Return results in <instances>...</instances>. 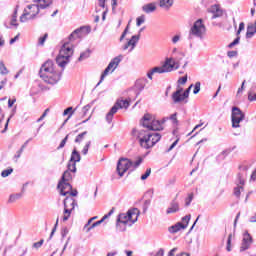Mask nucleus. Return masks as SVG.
Segmentation results:
<instances>
[{
    "label": "nucleus",
    "instance_id": "1",
    "mask_svg": "<svg viewBox=\"0 0 256 256\" xmlns=\"http://www.w3.org/2000/svg\"><path fill=\"white\" fill-rule=\"evenodd\" d=\"M131 135L139 140L140 146L143 147V149H151V147H155V145L161 141V134L157 132L133 128Z\"/></svg>",
    "mask_w": 256,
    "mask_h": 256
},
{
    "label": "nucleus",
    "instance_id": "2",
    "mask_svg": "<svg viewBox=\"0 0 256 256\" xmlns=\"http://www.w3.org/2000/svg\"><path fill=\"white\" fill-rule=\"evenodd\" d=\"M39 76L48 85H57L61 81V73L55 70L53 60H47L42 64L39 70Z\"/></svg>",
    "mask_w": 256,
    "mask_h": 256
},
{
    "label": "nucleus",
    "instance_id": "3",
    "mask_svg": "<svg viewBox=\"0 0 256 256\" xmlns=\"http://www.w3.org/2000/svg\"><path fill=\"white\" fill-rule=\"evenodd\" d=\"M139 209L133 208L128 210L127 213H120L116 220V227L120 231H126L127 225L129 221L131 222L129 225H133V223H137V219H139Z\"/></svg>",
    "mask_w": 256,
    "mask_h": 256
},
{
    "label": "nucleus",
    "instance_id": "4",
    "mask_svg": "<svg viewBox=\"0 0 256 256\" xmlns=\"http://www.w3.org/2000/svg\"><path fill=\"white\" fill-rule=\"evenodd\" d=\"M72 55H73V48L69 46V42H65L59 51V55L56 57L57 65L59 67H62V69H64L65 65L69 63V59H71Z\"/></svg>",
    "mask_w": 256,
    "mask_h": 256
},
{
    "label": "nucleus",
    "instance_id": "5",
    "mask_svg": "<svg viewBox=\"0 0 256 256\" xmlns=\"http://www.w3.org/2000/svg\"><path fill=\"white\" fill-rule=\"evenodd\" d=\"M141 125L145 127L146 131H163V126H161V121L153 119L151 114H145L142 118Z\"/></svg>",
    "mask_w": 256,
    "mask_h": 256
},
{
    "label": "nucleus",
    "instance_id": "6",
    "mask_svg": "<svg viewBox=\"0 0 256 256\" xmlns=\"http://www.w3.org/2000/svg\"><path fill=\"white\" fill-rule=\"evenodd\" d=\"M207 31V28H205V24H203V19H198L194 22L193 26L191 27L189 31L188 39L191 41L193 37H198V39H203V34Z\"/></svg>",
    "mask_w": 256,
    "mask_h": 256
},
{
    "label": "nucleus",
    "instance_id": "7",
    "mask_svg": "<svg viewBox=\"0 0 256 256\" xmlns=\"http://www.w3.org/2000/svg\"><path fill=\"white\" fill-rule=\"evenodd\" d=\"M121 61H123V55L116 56L110 61L108 66L102 72L100 76V81L97 83V87H99V85L103 83V81L105 80V77L109 75L110 72L113 73V71H115L117 67H119V63H121Z\"/></svg>",
    "mask_w": 256,
    "mask_h": 256
},
{
    "label": "nucleus",
    "instance_id": "8",
    "mask_svg": "<svg viewBox=\"0 0 256 256\" xmlns=\"http://www.w3.org/2000/svg\"><path fill=\"white\" fill-rule=\"evenodd\" d=\"M173 69H179V64L177 62L174 61L173 58H166L164 64L159 67L156 66L154 68H152L153 73H171V71H173Z\"/></svg>",
    "mask_w": 256,
    "mask_h": 256
},
{
    "label": "nucleus",
    "instance_id": "9",
    "mask_svg": "<svg viewBox=\"0 0 256 256\" xmlns=\"http://www.w3.org/2000/svg\"><path fill=\"white\" fill-rule=\"evenodd\" d=\"M129 105L130 103L128 100H117L110 111L106 114L107 123H111V121H113V115H115L119 109H129Z\"/></svg>",
    "mask_w": 256,
    "mask_h": 256
},
{
    "label": "nucleus",
    "instance_id": "10",
    "mask_svg": "<svg viewBox=\"0 0 256 256\" xmlns=\"http://www.w3.org/2000/svg\"><path fill=\"white\" fill-rule=\"evenodd\" d=\"M64 216H63V221H69V217H71L72 211L77 207V201L71 197L67 196L64 201Z\"/></svg>",
    "mask_w": 256,
    "mask_h": 256
},
{
    "label": "nucleus",
    "instance_id": "11",
    "mask_svg": "<svg viewBox=\"0 0 256 256\" xmlns=\"http://www.w3.org/2000/svg\"><path fill=\"white\" fill-rule=\"evenodd\" d=\"M245 119V113L241 111V108L234 106L232 107L231 122L233 129H239L241 121Z\"/></svg>",
    "mask_w": 256,
    "mask_h": 256
},
{
    "label": "nucleus",
    "instance_id": "12",
    "mask_svg": "<svg viewBox=\"0 0 256 256\" xmlns=\"http://www.w3.org/2000/svg\"><path fill=\"white\" fill-rule=\"evenodd\" d=\"M133 167V161H131L128 158H120L117 163L116 171L119 175V177H123L129 169Z\"/></svg>",
    "mask_w": 256,
    "mask_h": 256
},
{
    "label": "nucleus",
    "instance_id": "13",
    "mask_svg": "<svg viewBox=\"0 0 256 256\" xmlns=\"http://www.w3.org/2000/svg\"><path fill=\"white\" fill-rule=\"evenodd\" d=\"M190 221H191V214L184 216L181 222H177L175 225L169 228L170 233H179L181 229H187Z\"/></svg>",
    "mask_w": 256,
    "mask_h": 256
},
{
    "label": "nucleus",
    "instance_id": "14",
    "mask_svg": "<svg viewBox=\"0 0 256 256\" xmlns=\"http://www.w3.org/2000/svg\"><path fill=\"white\" fill-rule=\"evenodd\" d=\"M91 33V28L87 26H82L76 30H74L68 37V41H75L77 39H81L83 35H87Z\"/></svg>",
    "mask_w": 256,
    "mask_h": 256
},
{
    "label": "nucleus",
    "instance_id": "15",
    "mask_svg": "<svg viewBox=\"0 0 256 256\" xmlns=\"http://www.w3.org/2000/svg\"><path fill=\"white\" fill-rule=\"evenodd\" d=\"M251 245H253V237L249 234V231H245L240 246V253L247 251V249H251Z\"/></svg>",
    "mask_w": 256,
    "mask_h": 256
},
{
    "label": "nucleus",
    "instance_id": "16",
    "mask_svg": "<svg viewBox=\"0 0 256 256\" xmlns=\"http://www.w3.org/2000/svg\"><path fill=\"white\" fill-rule=\"evenodd\" d=\"M57 189H59L60 195H62L63 197H66V195H69V193L73 191V186L69 182L60 180L58 182Z\"/></svg>",
    "mask_w": 256,
    "mask_h": 256
},
{
    "label": "nucleus",
    "instance_id": "17",
    "mask_svg": "<svg viewBox=\"0 0 256 256\" xmlns=\"http://www.w3.org/2000/svg\"><path fill=\"white\" fill-rule=\"evenodd\" d=\"M236 185L237 187L234 188V195L235 197L240 198L241 191H243V186L245 185V176H243L242 173H238Z\"/></svg>",
    "mask_w": 256,
    "mask_h": 256
},
{
    "label": "nucleus",
    "instance_id": "18",
    "mask_svg": "<svg viewBox=\"0 0 256 256\" xmlns=\"http://www.w3.org/2000/svg\"><path fill=\"white\" fill-rule=\"evenodd\" d=\"M139 39H141V34L133 35L131 39L122 47L123 51H127L130 48L129 52L133 51L135 47H137V43H139Z\"/></svg>",
    "mask_w": 256,
    "mask_h": 256
},
{
    "label": "nucleus",
    "instance_id": "19",
    "mask_svg": "<svg viewBox=\"0 0 256 256\" xmlns=\"http://www.w3.org/2000/svg\"><path fill=\"white\" fill-rule=\"evenodd\" d=\"M27 9L29 10L28 13H30V19H35V17H37L41 11V8H39L37 3L28 5Z\"/></svg>",
    "mask_w": 256,
    "mask_h": 256
},
{
    "label": "nucleus",
    "instance_id": "20",
    "mask_svg": "<svg viewBox=\"0 0 256 256\" xmlns=\"http://www.w3.org/2000/svg\"><path fill=\"white\" fill-rule=\"evenodd\" d=\"M209 13H212V19L223 16V10L218 5H213L208 9Z\"/></svg>",
    "mask_w": 256,
    "mask_h": 256
},
{
    "label": "nucleus",
    "instance_id": "21",
    "mask_svg": "<svg viewBox=\"0 0 256 256\" xmlns=\"http://www.w3.org/2000/svg\"><path fill=\"white\" fill-rule=\"evenodd\" d=\"M179 211V202L176 199L172 200L170 203V207L166 210L167 215H171V213H177Z\"/></svg>",
    "mask_w": 256,
    "mask_h": 256
},
{
    "label": "nucleus",
    "instance_id": "22",
    "mask_svg": "<svg viewBox=\"0 0 256 256\" xmlns=\"http://www.w3.org/2000/svg\"><path fill=\"white\" fill-rule=\"evenodd\" d=\"M34 3H37L39 9H47L50 5H52L53 0H33Z\"/></svg>",
    "mask_w": 256,
    "mask_h": 256
},
{
    "label": "nucleus",
    "instance_id": "23",
    "mask_svg": "<svg viewBox=\"0 0 256 256\" xmlns=\"http://www.w3.org/2000/svg\"><path fill=\"white\" fill-rule=\"evenodd\" d=\"M142 11L147 14L154 13V11H157V6L155 3H148L142 6Z\"/></svg>",
    "mask_w": 256,
    "mask_h": 256
},
{
    "label": "nucleus",
    "instance_id": "24",
    "mask_svg": "<svg viewBox=\"0 0 256 256\" xmlns=\"http://www.w3.org/2000/svg\"><path fill=\"white\" fill-rule=\"evenodd\" d=\"M79 161H81V154H79L77 149H74L70 157V163H79Z\"/></svg>",
    "mask_w": 256,
    "mask_h": 256
},
{
    "label": "nucleus",
    "instance_id": "25",
    "mask_svg": "<svg viewBox=\"0 0 256 256\" xmlns=\"http://www.w3.org/2000/svg\"><path fill=\"white\" fill-rule=\"evenodd\" d=\"M31 12H28L27 9L24 10V13L20 16V23H27V21H31Z\"/></svg>",
    "mask_w": 256,
    "mask_h": 256
},
{
    "label": "nucleus",
    "instance_id": "26",
    "mask_svg": "<svg viewBox=\"0 0 256 256\" xmlns=\"http://www.w3.org/2000/svg\"><path fill=\"white\" fill-rule=\"evenodd\" d=\"M32 141V138L28 139L22 146L21 148L16 152V155L14 156L15 159L21 158V155L23 154V151H25V147L29 145V142Z\"/></svg>",
    "mask_w": 256,
    "mask_h": 256
},
{
    "label": "nucleus",
    "instance_id": "27",
    "mask_svg": "<svg viewBox=\"0 0 256 256\" xmlns=\"http://www.w3.org/2000/svg\"><path fill=\"white\" fill-rule=\"evenodd\" d=\"M73 179V175H71V172L69 170L64 171V173L61 176L60 181H64L65 183H69Z\"/></svg>",
    "mask_w": 256,
    "mask_h": 256
},
{
    "label": "nucleus",
    "instance_id": "28",
    "mask_svg": "<svg viewBox=\"0 0 256 256\" xmlns=\"http://www.w3.org/2000/svg\"><path fill=\"white\" fill-rule=\"evenodd\" d=\"M19 9V6H16V8L14 9V12L12 14V19L10 22V25H12L13 27H19V23H17V11Z\"/></svg>",
    "mask_w": 256,
    "mask_h": 256
},
{
    "label": "nucleus",
    "instance_id": "29",
    "mask_svg": "<svg viewBox=\"0 0 256 256\" xmlns=\"http://www.w3.org/2000/svg\"><path fill=\"white\" fill-rule=\"evenodd\" d=\"M185 99H187L184 94H178L175 96V94H172V101L173 103L177 104V103H181L183 101H185Z\"/></svg>",
    "mask_w": 256,
    "mask_h": 256
},
{
    "label": "nucleus",
    "instance_id": "30",
    "mask_svg": "<svg viewBox=\"0 0 256 256\" xmlns=\"http://www.w3.org/2000/svg\"><path fill=\"white\" fill-rule=\"evenodd\" d=\"M23 197V193H16V194H11L8 199V203H15L16 201H19Z\"/></svg>",
    "mask_w": 256,
    "mask_h": 256
},
{
    "label": "nucleus",
    "instance_id": "31",
    "mask_svg": "<svg viewBox=\"0 0 256 256\" xmlns=\"http://www.w3.org/2000/svg\"><path fill=\"white\" fill-rule=\"evenodd\" d=\"M256 33V28L253 25H250L247 27V32H246V38L247 39H251V37H253V35H255Z\"/></svg>",
    "mask_w": 256,
    "mask_h": 256
},
{
    "label": "nucleus",
    "instance_id": "32",
    "mask_svg": "<svg viewBox=\"0 0 256 256\" xmlns=\"http://www.w3.org/2000/svg\"><path fill=\"white\" fill-rule=\"evenodd\" d=\"M67 171H70L71 173H77V162H71V160H69Z\"/></svg>",
    "mask_w": 256,
    "mask_h": 256
},
{
    "label": "nucleus",
    "instance_id": "33",
    "mask_svg": "<svg viewBox=\"0 0 256 256\" xmlns=\"http://www.w3.org/2000/svg\"><path fill=\"white\" fill-rule=\"evenodd\" d=\"M91 55V50H86L85 52H82L78 58V61H85V59H89Z\"/></svg>",
    "mask_w": 256,
    "mask_h": 256
},
{
    "label": "nucleus",
    "instance_id": "34",
    "mask_svg": "<svg viewBox=\"0 0 256 256\" xmlns=\"http://www.w3.org/2000/svg\"><path fill=\"white\" fill-rule=\"evenodd\" d=\"M0 74L1 75H9V70L7 66H5V62L0 61Z\"/></svg>",
    "mask_w": 256,
    "mask_h": 256
},
{
    "label": "nucleus",
    "instance_id": "35",
    "mask_svg": "<svg viewBox=\"0 0 256 256\" xmlns=\"http://www.w3.org/2000/svg\"><path fill=\"white\" fill-rule=\"evenodd\" d=\"M85 135H87V131H84L80 134H78L74 140L75 143H81V141H83Z\"/></svg>",
    "mask_w": 256,
    "mask_h": 256
},
{
    "label": "nucleus",
    "instance_id": "36",
    "mask_svg": "<svg viewBox=\"0 0 256 256\" xmlns=\"http://www.w3.org/2000/svg\"><path fill=\"white\" fill-rule=\"evenodd\" d=\"M67 141H69V134H67L64 139L60 142L59 146L57 147V149H63V147H65V145H67Z\"/></svg>",
    "mask_w": 256,
    "mask_h": 256
},
{
    "label": "nucleus",
    "instance_id": "37",
    "mask_svg": "<svg viewBox=\"0 0 256 256\" xmlns=\"http://www.w3.org/2000/svg\"><path fill=\"white\" fill-rule=\"evenodd\" d=\"M47 37H49V34L45 33L43 36H41L38 40V45H45V42L47 41Z\"/></svg>",
    "mask_w": 256,
    "mask_h": 256
},
{
    "label": "nucleus",
    "instance_id": "38",
    "mask_svg": "<svg viewBox=\"0 0 256 256\" xmlns=\"http://www.w3.org/2000/svg\"><path fill=\"white\" fill-rule=\"evenodd\" d=\"M63 115H68V119H71L73 116V107H68L64 110Z\"/></svg>",
    "mask_w": 256,
    "mask_h": 256
},
{
    "label": "nucleus",
    "instance_id": "39",
    "mask_svg": "<svg viewBox=\"0 0 256 256\" xmlns=\"http://www.w3.org/2000/svg\"><path fill=\"white\" fill-rule=\"evenodd\" d=\"M101 223H103L101 220L94 222L92 225H90V227L87 228L86 233H89V231H91L92 229H95V227H99Z\"/></svg>",
    "mask_w": 256,
    "mask_h": 256
},
{
    "label": "nucleus",
    "instance_id": "40",
    "mask_svg": "<svg viewBox=\"0 0 256 256\" xmlns=\"http://www.w3.org/2000/svg\"><path fill=\"white\" fill-rule=\"evenodd\" d=\"M113 213H115V208H112L109 213H107L106 215H104L100 221H102V223L105 222V220L109 219V217H111V215H113Z\"/></svg>",
    "mask_w": 256,
    "mask_h": 256
},
{
    "label": "nucleus",
    "instance_id": "41",
    "mask_svg": "<svg viewBox=\"0 0 256 256\" xmlns=\"http://www.w3.org/2000/svg\"><path fill=\"white\" fill-rule=\"evenodd\" d=\"M11 173H13V168H8L5 169L1 172V177H9V175H11Z\"/></svg>",
    "mask_w": 256,
    "mask_h": 256
},
{
    "label": "nucleus",
    "instance_id": "42",
    "mask_svg": "<svg viewBox=\"0 0 256 256\" xmlns=\"http://www.w3.org/2000/svg\"><path fill=\"white\" fill-rule=\"evenodd\" d=\"M239 41H241V37H236L229 45V49H233V47H235V45H239Z\"/></svg>",
    "mask_w": 256,
    "mask_h": 256
},
{
    "label": "nucleus",
    "instance_id": "43",
    "mask_svg": "<svg viewBox=\"0 0 256 256\" xmlns=\"http://www.w3.org/2000/svg\"><path fill=\"white\" fill-rule=\"evenodd\" d=\"M143 23H145V15H141L140 17H138L136 19L137 27H141V25H143Z\"/></svg>",
    "mask_w": 256,
    "mask_h": 256
},
{
    "label": "nucleus",
    "instance_id": "44",
    "mask_svg": "<svg viewBox=\"0 0 256 256\" xmlns=\"http://www.w3.org/2000/svg\"><path fill=\"white\" fill-rule=\"evenodd\" d=\"M151 205V200H145L142 206L143 213H147V209H149V206Z\"/></svg>",
    "mask_w": 256,
    "mask_h": 256
},
{
    "label": "nucleus",
    "instance_id": "45",
    "mask_svg": "<svg viewBox=\"0 0 256 256\" xmlns=\"http://www.w3.org/2000/svg\"><path fill=\"white\" fill-rule=\"evenodd\" d=\"M231 239H233V234H229L227 239L226 251L231 252Z\"/></svg>",
    "mask_w": 256,
    "mask_h": 256
},
{
    "label": "nucleus",
    "instance_id": "46",
    "mask_svg": "<svg viewBox=\"0 0 256 256\" xmlns=\"http://www.w3.org/2000/svg\"><path fill=\"white\" fill-rule=\"evenodd\" d=\"M193 197H194L193 193L188 194V197L185 200L186 207H189V205H191V201H193Z\"/></svg>",
    "mask_w": 256,
    "mask_h": 256
},
{
    "label": "nucleus",
    "instance_id": "47",
    "mask_svg": "<svg viewBox=\"0 0 256 256\" xmlns=\"http://www.w3.org/2000/svg\"><path fill=\"white\" fill-rule=\"evenodd\" d=\"M150 175H151V168H148V169H146V172L144 174H142L141 180L145 181L146 179L149 178Z\"/></svg>",
    "mask_w": 256,
    "mask_h": 256
},
{
    "label": "nucleus",
    "instance_id": "48",
    "mask_svg": "<svg viewBox=\"0 0 256 256\" xmlns=\"http://www.w3.org/2000/svg\"><path fill=\"white\" fill-rule=\"evenodd\" d=\"M199 91H201V82H196L193 90L194 95H197Z\"/></svg>",
    "mask_w": 256,
    "mask_h": 256
},
{
    "label": "nucleus",
    "instance_id": "49",
    "mask_svg": "<svg viewBox=\"0 0 256 256\" xmlns=\"http://www.w3.org/2000/svg\"><path fill=\"white\" fill-rule=\"evenodd\" d=\"M136 87L138 88L139 92L137 93V95H139V93L141 91H143V89H145V84L141 81H137L136 82Z\"/></svg>",
    "mask_w": 256,
    "mask_h": 256
},
{
    "label": "nucleus",
    "instance_id": "50",
    "mask_svg": "<svg viewBox=\"0 0 256 256\" xmlns=\"http://www.w3.org/2000/svg\"><path fill=\"white\" fill-rule=\"evenodd\" d=\"M143 163V158L142 157H138L137 161L133 162V169H137V167H139V165H141Z\"/></svg>",
    "mask_w": 256,
    "mask_h": 256
},
{
    "label": "nucleus",
    "instance_id": "51",
    "mask_svg": "<svg viewBox=\"0 0 256 256\" xmlns=\"http://www.w3.org/2000/svg\"><path fill=\"white\" fill-rule=\"evenodd\" d=\"M191 89H193V84H191L183 93L182 95H184V97L186 99H189V93H191Z\"/></svg>",
    "mask_w": 256,
    "mask_h": 256
},
{
    "label": "nucleus",
    "instance_id": "52",
    "mask_svg": "<svg viewBox=\"0 0 256 256\" xmlns=\"http://www.w3.org/2000/svg\"><path fill=\"white\" fill-rule=\"evenodd\" d=\"M12 117H13V114H11L7 119L4 129L1 131V133H7V129H9V122L11 121Z\"/></svg>",
    "mask_w": 256,
    "mask_h": 256
},
{
    "label": "nucleus",
    "instance_id": "53",
    "mask_svg": "<svg viewBox=\"0 0 256 256\" xmlns=\"http://www.w3.org/2000/svg\"><path fill=\"white\" fill-rule=\"evenodd\" d=\"M89 147H91V141H88V142L86 143V145L84 146V148H83V150H82V153H83L84 155H87V153H89Z\"/></svg>",
    "mask_w": 256,
    "mask_h": 256
},
{
    "label": "nucleus",
    "instance_id": "54",
    "mask_svg": "<svg viewBox=\"0 0 256 256\" xmlns=\"http://www.w3.org/2000/svg\"><path fill=\"white\" fill-rule=\"evenodd\" d=\"M235 149V146L232 149H226L224 151H222V153L219 155V157H227V155H229V153H231V151H233Z\"/></svg>",
    "mask_w": 256,
    "mask_h": 256
},
{
    "label": "nucleus",
    "instance_id": "55",
    "mask_svg": "<svg viewBox=\"0 0 256 256\" xmlns=\"http://www.w3.org/2000/svg\"><path fill=\"white\" fill-rule=\"evenodd\" d=\"M43 243H45V240L41 239L39 242H36L33 244L34 249H40V247L43 246Z\"/></svg>",
    "mask_w": 256,
    "mask_h": 256
},
{
    "label": "nucleus",
    "instance_id": "56",
    "mask_svg": "<svg viewBox=\"0 0 256 256\" xmlns=\"http://www.w3.org/2000/svg\"><path fill=\"white\" fill-rule=\"evenodd\" d=\"M177 143H179V138L178 139H176L171 145H170V147L168 148V153L170 152V151H173V149H175V147H177Z\"/></svg>",
    "mask_w": 256,
    "mask_h": 256
},
{
    "label": "nucleus",
    "instance_id": "57",
    "mask_svg": "<svg viewBox=\"0 0 256 256\" xmlns=\"http://www.w3.org/2000/svg\"><path fill=\"white\" fill-rule=\"evenodd\" d=\"M62 239H65L67 235H69V229L67 227H64L61 231Z\"/></svg>",
    "mask_w": 256,
    "mask_h": 256
},
{
    "label": "nucleus",
    "instance_id": "58",
    "mask_svg": "<svg viewBox=\"0 0 256 256\" xmlns=\"http://www.w3.org/2000/svg\"><path fill=\"white\" fill-rule=\"evenodd\" d=\"M127 33H129V26H127V27L124 29L122 35L120 36V41H123V40L125 39V37L127 36Z\"/></svg>",
    "mask_w": 256,
    "mask_h": 256
},
{
    "label": "nucleus",
    "instance_id": "59",
    "mask_svg": "<svg viewBox=\"0 0 256 256\" xmlns=\"http://www.w3.org/2000/svg\"><path fill=\"white\" fill-rule=\"evenodd\" d=\"M168 119L173 121L174 124H177L178 123V121H177V112H175L174 114L170 115V117Z\"/></svg>",
    "mask_w": 256,
    "mask_h": 256
},
{
    "label": "nucleus",
    "instance_id": "60",
    "mask_svg": "<svg viewBox=\"0 0 256 256\" xmlns=\"http://www.w3.org/2000/svg\"><path fill=\"white\" fill-rule=\"evenodd\" d=\"M159 5L163 9H169V6L167 5V1L166 0H160Z\"/></svg>",
    "mask_w": 256,
    "mask_h": 256
},
{
    "label": "nucleus",
    "instance_id": "61",
    "mask_svg": "<svg viewBox=\"0 0 256 256\" xmlns=\"http://www.w3.org/2000/svg\"><path fill=\"white\" fill-rule=\"evenodd\" d=\"M178 83H179L180 85H185V83H187V76L180 77V78L178 79Z\"/></svg>",
    "mask_w": 256,
    "mask_h": 256
},
{
    "label": "nucleus",
    "instance_id": "62",
    "mask_svg": "<svg viewBox=\"0 0 256 256\" xmlns=\"http://www.w3.org/2000/svg\"><path fill=\"white\" fill-rule=\"evenodd\" d=\"M227 56H228L230 59H233V57H237V51H228V52H227Z\"/></svg>",
    "mask_w": 256,
    "mask_h": 256
},
{
    "label": "nucleus",
    "instance_id": "63",
    "mask_svg": "<svg viewBox=\"0 0 256 256\" xmlns=\"http://www.w3.org/2000/svg\"><path fill=\"white\" fill-rule=\"evenodd\" d=\"M248 101H256V93L253 95V93H248Z\"/></svg>",
    "mask_w": 256,
    "mask_h": 256
},
{
    "label": "nucleus",
    "instance_id": "64",
    "mask_svg": "<svg viewBox=\"0 0 256 256\" xmlns=\"http://www.w3.org/2000/svg\"><path fill=\"white\" fill-rule=\"evenodd\" d=\"M91 109V104H87L86 106L83 107V115H87V111Z\"/></svg>",
    "mask_w": 256,
    "mask_h": 256
}]
</instances>
